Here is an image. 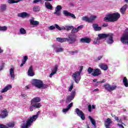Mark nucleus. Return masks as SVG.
<instances>
[{
  "label": "nucleus",
  "mask_w": 128,
  "mask_h": 128,
  "mask_svg": "<svg viewBox=\"0 0 128 128\" xmlns=\"http://www.w3.org/2000/svg\"><path fill=\"white\" fill-rule=\"evenodd\" d=\"M42 100L40 98L35 97L31 100L30 106V112H33L34 108H40L42 104L40 102Z\"/></svg>",
  "instance_id": "obj_1"
},
{
  "label": "nucleus",
  "mask_w": 128,
  "mask_h": 128,
  "mask_svg": "<svg viewBox=\"0 0 128 128\" xmlns=\"http://www.w3.org/2000/svg\"><path fill=\"white\" fill-rule=\"evenodd\" d=\"M120 18V14L118 12L108 14L107 16L104 18L105 22H116L118 18Z\"/></svg>",
  "instance_id": "obj_2"
},
{
  "label": "nucleus",
  "mask_w": 128,
  "mask_h": 128,
  "mask_svg": "<svg viewBox=\"0 0 128 128\" xmlns=\"http://www.w3.org/2000/svg\"><path fill=\"white\" fill-rule=\"evenodd\" d=\"M38 115L36 114L30 117L26 121V123H24L21 126L20 128H28L29 126H32V124L36 120V118H38Z\"/></svg>",
  "instance_id": "obj_3"
},
{
  "label": "nucleus",
  "mask_w": 128,
  "mask_h": 128,
  "mask_svg": "<svg viewBox=\"0 0 128 128\" xmlns=\"http://www.w3.org/2000/svg\"><path fill=\"white\" fill-rule=\"evenodd\" d=\"M77 36L74 34H69L68 36L67 42L68 44H76V42Z\"/></svg>",
  "instance_id": "obj_4"
},
{
  "label": "nucleus",
  "mask_w": 128,
  "mask_h": 128,
  "mask_svg": "<svg viewBox=\"0 0 128 128\" xmlns=\"http://www.w3.org/2000/svg\"><path fill=\"white\" fill-rule=\"evenodd\" d=\"M32 86H34L38 88H42V81L38 79H33L32 80Z\"/></svg>",
  "instance_id": "obj_5"
},
{
  "label": "nucleus",
  "mask_w": 128,
  "mask_h": 128,
  "mask_svg": "<svg viewBox=\"0 0 128 128\" xmlns=\"http://www.w3.org/2000/svg\"><path fill=\"white\" fill-rule=\"evenodd\" d=\"M103 88H104L106 90L110 92H112V90H116L117 86L116 85L112 86L110 84H106L103 85Z\"/></svg>",
  "instance_id": "obj_6"
},
{
  "label": "nucleus",
  "mask_w": 128,
  "mask_h": 128,
  "mask_svg": "<svg viewBox=\"0 0 128 128\" xmlns=\"http://www.w3.org/2000/svg\"><path fill=\"white\" fill-rule=\"evenodd\" d=\"M120 42L128 46V32L124 33L120 38Z\"/></svg>",
  "instance_id": "obj_7"
},
{
  "label": "nucleus",
  "mask_w": 128,
  "mask_h": 128,
  "mask_svg": "<svg viewBox=\"0 0 128 128\" xmlns=\"http://www.w3.org/2000/svg\"><path fill=\"white\" fill-rule=\"evenodd\" d=\"M75 112H76V114L78 116H80L82 120H86V116H84V113L82 112L78 108H76L75 110Z\"/></svg>",
  "instance_id": "obj_8"
},
{
  "label": "nucleus",
  "mask_w": 128,
  "mask_h": 128,
  "mask_svg": "<svg viewBox=\"0 0 128 128\" xmlns=\"http://www.w3.org/2000/svg\"><path fill=\"white\" fill-rule=\"evenodd\" d=\"M72 76L76 84L80 80V74L76 72L72 74Z\"/></svg>",
  "instance_id": "obj_9"
},
{
  "label": "nucleus",
  "mask_w": 128,
  "mask_h": 128,
  "mask_svg": "<svg viewBox=\"0 0 128 128\" xmlns=\"http://www.w3.org/2000/svg\"><path fill=\"white\" fill-rule=\"evenodd\" d=\"M8 116V112L6 108L4 110H1L0 111V118H5Z\"/></svg>",
  "instance_id": "obj_10"
},
{
  "label": "nucleus",
  "mask_w": 128,
  "mask_h": 128,
  "mask_svg": "<svg viewBox=\"0 0 128 128\" xmlns=\"http://www.w3.org/2000/svg\"><path fill=\"white\" fill-rule=\"evenodd\" d=\"M63 14L65 16H70V18H72L74 20L76 18L74 14H72L71 12H69L68 10H64L63 11Z\"/></svg>",
  "instance_id": "obj_11"
},
{
  "label": "nucleus",
  "mask_w": 128,
  "mask_h": 128,
  "mask_svg": "<svg viewBox=\"0 0 128 128\" xmlns=\"http://www.w3.org/2000/svg\"><path fill=\"white\" fill-rule=\"evenodd\" d=\"M7 126H6L4 124H0V128H14V122H9L7 124Z\"/></svg>",
  "instance_id": "obj_12"
},
{
  "label": "nucleus",
  "mask_w": 128,
  "mask_h": 128,
  "mask_svg": "<svg viewBox=\"0 0 128 128\" xmlns=\"http://www.w3.org/2000/svg\"><path fill=\"white\" fill-rule=\"evenodd\" d=\"M62 8L60 6H57L55 8V12H54V14H56L58 16H60V10H62Z\"/></svg>",
  "instance_id": "obj_13"
},
{
  "label": "nucleus",
  "mask_w": 128,
  "mask_h": 128,
  "mask_svg": "<svg viewBox=\"0 0 128 128\" xmlns=\"http://www.w3.org/2000/svg\"><path fill=\"white\" fill-rule=\"evenodd\" d=\"M100 74H102V70L98 68L94 69V72L92 73V75L93 76H98Z\"/></svg>",
  "instance_id": "obj_14"
},
{
  "label": "nucleus",
  "mask_w": 128,
  "mask_h": 128,
  "mask_svg": "<svg viewBox=\"0 0 128 128\" xmlns=\"http://www.w3.org/2000/svg\"><path fill=\"white\" fill-rule=\"evenodd\" d=\"M108 40H107V44H112L114 43V36L112 34H108Z\"/></svg>",
  "instance_id": "obj_15"
},
{
  "label": "nucleus",
  "mask_w": 128,
  "mask_h": 128,
  "mask_svg": "<svg viewBox=\"0 0 128 128\" xmlns=\"http://www.w3.org/2000/svg\"><path fill=\"white\" fill-rule=\"evenodd\" d=\"M18 18H28L30 16V14H28L26 12H22V13L18 14Z\"/></svg>",
  "instance_id": "obj_16"
},
{
  "label": "nucleus",
  "mask_w": 128,
  "mask_h": 128,
  "mask_svg": "<svg viewBox=\"0 0 128 128\" xmlns=\"http://www.w3.org/2000/svg\"><path fill=\"white\" fill-rule=\"evenodd\" d=\"M112 124V121L110 118H108L104 122V126L106 128H110V124Z\"/></svg>",
  "instance_id": "obj_17"
},
{
  "label": "nucleus",
  "mask_w": 128,
  "mask_h": 128,
  "mask_svg": "<svg viewBox=\"0 0 128 128\" xmlns=\"http://www.w3.org/2000/svg\"><path fill=\"white\" fill-rule=\"evenodd\" d=\"M28 74L29 76H34V68L32 66H30L28 70Z\"/></svg>",
  "instance_id": "obj_18"
},
{
  "label": "nucleus",
  "mask_w": 128,
  "mask_h": 128,
  "mask_svg": "<svg viewBox=\"0 0 128 128\" xmlns=\"http://www.w3.org/2000/svg\"><path fill=\"white\" fill-rule=\"evenodd\" d=\"M92 40L88 38H84L80 40V42L82 44H90Z\"/></svg>",
  "instance_id": "obj_19"
},
{
  "label": "nucleus",
  "mask_w": 128,
  "mask_h": 128,
  "mask_svg": "<svg viewBox=\"0 0 128 128\" xmlns=\"http://www.w3.org/2000/svg\"><path fill=\"white\" fill-rule=\"evenodd\" d=\"M12 88V85L8 84L4 88L2 89L1 90L2 94H4V92H6L8 90H10Z\"/></svg>",
  "instance_id": "obj_20"
},
{
  "label": "nucleus",
  "mask_w": 128,
  "mask_h": 128,
  "mask_svg": "<svg viewBox=\"0 0 128 128\" xmlns=\"http://www.w3.org/2000/svg\"><path fill=\"white\" fill-rule=\"evenodd\" d=\"M92 28L96 32H100V30H102V27L98 26V24H93Z\"/></svg>",
  "instance_id": "obj_21"
},
{
  "label": "nucleus",
  "mask_w": 128,
  "mask_h": 128,
  "mask_svg": "<svg viewBox=\"0 0 128 128\" xmlns=\"http://www.w3.org/2000/svg\"><path fill=\"white\" fill-rule=\"evenodd\" d=\"M99 66L102 70H108V66L104 64H100Z\"/></svg>",
  "instance_id": "obj_22"
},
{
  "label": "nucleus",
  "mask_w": 128,
  "mask_h": 128,
  "mask_svg": "<svg viewBox=\"0 0 128 128\" xmlns=\"http://www.w3.org/2000/svg\"><path fill=\"white\" fill-rule=\"evenodd\" d=\"M58 65H55L53 70H52V72L49 76L50 78H52L54 74H56V72H58Z\"/></svg>",
  "instance_id": "obj_23"
},
{
  "label": "nucleus",
  "mask_w": 128,
  "mask_h": 128,
  "mask_svg": "<svg viewBox=\"0 0 128 128\" xmlns=\"http://www.w3.org/2000/svg\"><path fill=\"white\" fill-rule=\"evenodd\" d=\"M126 8H128V4H124L122 8L120 9V12L122 14H124V12L126 11Z\"/></svg>",
  "instance_id": "obj_24"
},
{
  "label": "nucleus",
  "mask_w": 128,
  "mask_h": 128,
  "mask_svg": "<svg viewBox=\"0 0 128 128\" xmlns=\"http://www.w3.org/2000/svg\"><path fill=\"white\" fill-rule=\"evenodd\" d=\"M10 74L12 78V80H14V68H10Z\"/></svg>",
  "instance_id": "obj_25"
},
{
  "label": "nucleus",
  "mask_w": 128,
  "mask_h": 128,
  "mask_svg": "<svg viewBox=\"0 0 128 128\" xmlns=\"http://www.w3.org/2000/svg\"><path fill=\"white\" fill-rule=\"evenodd\" d=\"M56 40L58 42H66L68 40V38H56Z\"/></svg>",
  "instance_id": "obj_26"
},
{
  "label": "nucleus",
  "mask_w": 128,
  "mask_h": 128,
  "mask_svg": "<svg viewBox=\"0 0 128 128\" xmlns=\"http://www.w3.org/2000/svg\"><path fill=\"white\" fill-rule=\"evenodd\" d=\"M28 56H24L23 60L22 61V62L20 66V68H22V66H24V64H26V60H28Z\"/></svg>",
  "instance_id": "obj_27"
},
{
  "label": "nucleus",
  "mask_w": 128,
  "mask_h": 128,
  "mask_svg": "<svg viewBox=\"0 0 128 128\" xmlns=\"http://www.w3.org/2000/svg\"><path fill=\"white\" fill-rule=\"evenodd\" d=\"M28 56H24L23 60L22 61V62L20 66V68H22V66H24V64H26V60H28Z\"/></svg>",
  "instance_id": "obj_28"
},
{
  "label": "nucleus",
  "mask_w": 128,
  "mask_h": 128,
  "mask_svg": "<svg viewBox=\"0 0 128 128\" xmlns=\"http://www.w3.org/2000/svg\"><path fill=\"white\" fill-rule=\"evenodd\" d=\"M30 24H32V26H38L40 24V22L38 21L34 20L32 19H30Z\"/></svg>",
  "instance_id": "obj_29"
},
{
  "label": "nucleus",
  "mask_w": 128,
  "mask_h": 128,
  "mask_svg": "<svg viewBox=\"0 0 128 128\" xmlns=\"http://www.w3.org/2000/svg\"><path fill=\"white\" fill-rule=\"evenodd\" d=\"M108 34H100L98 35V38L102 40V38H108Z\"/></svg>",
  "instance_id": "obj_30"
},
{
  "label": "nucleus",
  "mask_w": 128,
  "mask_h": 128,
  "mask_svg": "<svg viewBox=\"0 0 128 128\" xmlns=\"http://www.w3.org/2000/svg\"><path fill=\"white\" fill-rule=\"evenodd\" d=\"M45 6L47 8L48 10H52V6L51 5L50 3L48 2H45Z\"/></svg>",
  "instance_id": "obj_31"
},
{
  "label": "nucleus",
  "mask_w": 128,
  "mask_h": 128,
  "mask_svg": "<svg viewBox=\"0 0 128 128\" xmlns=\"http://www.w3.org/2000/svg\"><path fill=\"white\" fill-rule=\"evenodd\" d=\"M88 118L90 120L91 122V124H93V126H94L95 128H96V120L94 119H92V118L90 116H88Z\"/></svg>",
  "instance_id": "obj_32"
},
{
  "label": "nucleus",
  "mask_w": 128,
  "mask_h": 128,
  "mask_svg": "<svg viewBox=\"0 0 128 128\" xmlns=\"http://www.w3.org/2000/svg\"><path fill=\"white\" fill-rule=\"evenodd\" d=\"M74 100V98L71 97L70 96H67L66 100V104H70Z\"/></svg>",
  "instance_id": "obj_33"
},
{
  "label": "nucleus",
  "mask_w": 128,
  "mask_h": 128,
  "mask_svg": "<svg viewBox=\"0 0 128 128\" xmlns=\"http://www.w3.org/2000/svg\"><path fill=\"white\" fill-rule=\"evenodd\" d=\"M123 84L126 88L128 86V80L126 77H124L123 78Z\"/></svg>",
  "instance_id": "obj_34"
},
{
  "label": "nucleus",
  "mask_w": 128,
  "mask_h": 128,
  "mask_svg": "<svg viewBox=\"0 0 128 128\" xmlns=\"http://www.w3.org/2000/svg\"><path fill=\"white\" fill-rule=\"evenodd\" d=\"M0 10V12H4L6 10V4H3L1 5Z\"/></svg>",
  "instance_id": "obj_35"
},
{
  "label": "nucleus",
  "mask_w": 128,
  "mask_h": 128,
  "mask_svg": "<svg viewBox=\"0 0 128 128\" xmlns=\"http://www.w3.org/2000/svg\"><path fill=\"white\" fill-rule=\"evenodd\" d=\"M7 2L9 4H18V1H16V0H8Z\"/></svg>",
  "instance_id": "obj_36"
},
{
  "label": "nucleus",
  "mask_w": 128,
  "mask_h": 128,
  "mask_svg": "<svg viewBox=\"0 0 128 128\" xmlns=\"http://www.w3.org/2000/svg\"><path fill=\"white\" fill-rule=\"evenodd\" d=\"M76 90H74L70 94V95L69 96H70L72 98H74V96H76Z\"/></svg>",
  "instance_id": "obj_37"
},
{
  "label": "nucleus",
  "mask_w": 128,
  "mask_h": 128,
  "mask_svg": "<svg viewBox=\"0 0 128 128\" xmlns=\"http://www.w3.org/2000/svg\"><path fill=\"white\" fill-rule=\"evenodd\" d=\"M82 20H84V22H90V18L88 16H84L82 18Z\"/></svg>",
  "instance_id": "obj_38"
},
{
  "label": "nucleus",
  "mask_w": 128,
  "mask_h": 128,
  "mask_svg": "<svg viewBox=\"0 0 128 128\" xmlns=\"http://www.w3.org/2000/svg\"><path fill=\"white\" fill-rule=\"evenodd\" d=\"M33 10H34L35 12H40V8L39 6H34V7L33 8Z\"/></svg>",
  "instance_id": "obj_39"
},
{
  "label": "nucleus",
  "mask_w": 128,
  "mask_h": 128,
  "mask_svg": "<svg viewBox=\"0 0 128 128\" xmlns=\"http://www.w3.org/2000/svg\"><path fill=\"white\" fill-rule=\"evenodd\" d=\"M8 30V26H0V32H6V30Z\"/></svg>",
  "instance_id": "obj_40"
},
{
  "label": "nucleus",
  "mask_w": 128,
  "mask_h": 128,
  "mask_svg": "<svg viewBox=\"0 0 128 128\" xmlns=\"http://www.w3.org/2000/svg\"><path fill=\"white\" fill-rule=\"evenodd\" d=\"M20 32L21 34H26V30L24 28H20Z\"/></svg>",
  "instance_id": "obj_41"
},
{
  "label": "nucleus",
  "mask_w": 128,
  "mask_h": 128,
  "mask_svg": "<svg viewBox=\"0 0 128 128\" xmlns=\"http://www.w3.org/2000/svg\"><path fill=\"white\" fill-rule=\"evenodd\" d=\"M100 39L98 38H97L94 39V44H100Z\"/></svg>",
  "instance_id": "obj_42"
},
{
  "label": "nucleus",
  "mask_w": 128,
  "mask_h": 128,
  "mask_svg": "<svg viewBox=\"0 0 128 128\" xmlns=\"http://www.w3.org/2000/svg\"><path fill=\"white\" fill-rule=\"evenodd\" d=\"M94 69L90 67H89L88 70V74H92V72H94Z\"/></svg>",
  "instance_id": "obj_43"
},
{
  "label": "nucleus",
  "mask_w": 128,
  "mask_h": 128,
  "mask_svg": "<svg viewBox=\"0 0 128 128\" xmlns=\"http://www.w3.org/2000/svg\"><path fill=\"white\" fill-rule=\"evenodd\" d=\"M114 116L116 120H117L118 122H122V124H124L122 122V118H118V117L116 116L115 115Z\"/></svg>",
  "instance_id": "obj_44"
},
{
  "label": "nucleus",
  "mask_w": 128,
  "mask_h": 128,
  "mask_svg": "<svg viewBox=\"0 0 128 128\" xmlns=\"http://www.w3.org/2000/svg\"><path fill=\"white\" fill-rule=\"evenodd\" d=\"M96 18V16H91L90 18V22H94V20Z\"/></svg>",
  "instance_id": "obj_45"
},
{
  "label": "nucleus",
  "mask_w": 128,
  "mask_h": 128,
  "mask_svg": "<svg viewBox=\"0 0 128 128\" xmlns=\"http://www.w3.org/2000/svg\"><path fill=\"white\" fill-rule=\"evenodd\" d=\"M56 52H64V48H57L56 50Z\"/></svg>",
  "instance_id": "obj_46"
},
{
  "label": "nucleus",
  "mask_w": 128,
  "mask_h": 128,
  "mask_svg": "<svg viewBox=\"0 0 128 128\" xmlns=\"http://www.w3.org/2000/svg\"><path fill=\"white\" fill-rule=\"evenodd\" d=\"M103 56H98L96 59L94 60V62H98V60H100L102 58H103Z\"/></svg>",
  "instance_id": "obj_47"
},
{
  "label": "nucleus",
  "mask_w": 128,
  "mask_h": 128,
  "mask_svg": "<svg viewBox=\"0 0 128 128\" xmlns=\"http://www.w3.org/2000/svg\"><path fill=\"white\" fill-rule=\"evenodd\" d=\"M78 30L76 28H73L72 30V34H76Z\"/></svg>",
  "instance_id": "obj_48"
},
{
  "label": "nucleus",
  "mask_w": 128,
  "mask_h": 128,
  "mask_svg": "<svg viewBox=\"0 0 128 128\" xmlns=\"http://www.w3.org/2000/svg\"><path fill=\"white\" fill-rule=\"evenodd\" d=\"M73 28H74V26H67L66 27V30H72Z\"/></svg>",
  "instance_id": "obj_49"
},
{
  "label": "nucleus",
  "mask_w": 128,
  "mask_h": 128,
  "mask_svg": "<svg viewBox=\"0 0 128 128\" xmlns=\"http://www.w3.org/2000/svg\"><path fill=\"white\" fill-rule=\"evenodd\" d=\"M48 88V86L46 84H44V82H42V88Z\"/></svg>",
  "instance_id": "obj_50"
},
{
  "label": "nucleus",
  "mask_w": 128,
  "mask_h": 128,
  "mask_svg": "<svg viewBox=\"0 0 128 128\" xmlns=\"http://www.w3.org/2000/svg\"><path fill=\"white\" fill-rule=\"evenodd\" d=\"M72 88H74V84H71L70 87L69 88V90L68 91L69 92H72Z\"/></svg>",
  "instance_id": "obj_51"
},
{
  "label": "nucleus",
  "mask_w": 128,
  "mask_h": 128,
  "mask_svg": "<svg viewBox=\"0 0 128 128\" xmlns=\"http://www.w3.org/2000/svg\"><path fill=\"white\" fill-rule=\"evenodd\" d=\"M48 30H56V26H52L48 28Z\"/></svg>",
  "instance_id": "obj_52"
},
{
  "label": "nucleus",
  "mask_w": 128,
  "mask_h": 128,
  "mask_svg": "<svg viewBox=\"0 0 128 128\" xmlns=\"http://www.w3.org/2000/svg\"><path fill=\"white\" fill-rule=\"evenodd\" d=\"M72 106H74V103L73 102H71L70 104H69L67 106V108L68 109V110H70V108H72Z\"/></svg>",
  "instance_id": "obj_53"
},
{
  "label": "nucleus",
  "mask_w": 128,
  "mask_h": 128,
  "mask_svg": "<svg viewBox=\"0 0 128 128\" xmlns=\"http://www.w3.org/2000/svg\"><path fill=\"white\" fill-rule=\"evenodd\" d=\"M83 68H84V66H82L80 68V71H76V72H78V74H82V72Z\"/></svg>",
  "instance_id": "obj_54"
},
{
  "label": "nucleus",
  "mask_w": 128,
  "mask_h": 128,
  "mask_svg": "<svg viewBox=\"0 0 128 128\" xmlns=\"http://www.w3.org/2000/svg\"><path fill=\"white\" fill-rule=\"evenodd\" d=\"M54 26H55V28H56L57 30H62V28H60V27L59 26L58 24H55Z\"/></svg>",
  "instance_id": "obj_55"
},
{
  "label": "nucleus",
  "mask_w": 128,
  "mask_h": 128,
  "mask_svg": "<svg viewBox=\"0 0 128 128\" xmlns=\"http://www.w3.org/2000/svg\"><path fill=\"white\" fill-rule=\"evenodd\" d=\"M88 112H92V105L89 104L88 106Z\"/></svg>",
  "instance_id": "obj_56"
},
{
  "label": "nucleus",
  "mask_w": 128,
  "mask_h": 128,
  "mask_svg": "<svg viewBox=\"0 0 128 128\" xmlns=\"http://www.w3.org/2000/svg\"><path fill=\"white\" fill-rule=\"evenodd\" d=\"M106 82V80H103L102 81L97 82V84H102L104 82Z\"/></svg>",
  "instance_id": "obj_57"
},
{
  "label": "nucleus",
  "mask_w": 128,
  "mask_h": 128,
  "mask_svg": "<svg viewBox=\"0 0 128 128\" xmlns=\"http://www.w3.org/2000/svg\"><path fill=\"white\" fill-rule=\"evenodd\" d=\"M82 28H84V25H81L80 26H78V28H77V30H82Z\"/></svg>",
  "instance_id": "obj_58"
},
{
  "label": "nucleus",
  "mask_w": 128,
  "mask_h": 128,
  "mask_svg": "<svg viewBox=\"0 0 128 128\" xmlns=\"http://www.w3.org/2000/svg\"><path fill=\"white\" fill-rule=\"evenodd\" d=\"M102 26L103 28H106V26H108V24H102Z\"/></svg>",
  "instance_id": "obj_59"
},
{
  "label": "nucleus",
  "mask_w": 128,
  "mask_h": 128,
  "mask_svg": "<svg viewBox=\"0 0 128 128\" xmlns=\"http://www.w3.org/2000/svg\"><path fill=\"white\" fill-rule=\"evenodd\" d=\"M69 110L66 108H64L62 110V112H68Z\"/></svg>",
  "instance_id": "obj_60"
},
{
  "label": "nucleus",
  "mask_w": 128,
  "mask_h": 128,
  "mask_svg": "<svg viewBox=\"0 0 128 128\" xmlns=\"http://www.w3.org/2000/svg\"><path fill=\"white\" fill-rule=\"evenodd\" d=\"M4 64H2V66H0V72L4 70Z\"/></svg>",
  "instance_id": "obj_61"
},
{
  "label": "nucleus",
  "mask_w": 128,
  "mask_h": 128,
  "mask_svg": "<svg viewBox=\"0 0 128 128\" xmlns=\"http://www.w3.org/2000/svg\"><path fill=\"white\" fill-rule=\"evenodd\" d=\"M118 126H119L120 128H124V126H122V124H118Z\"/></svg>",
  "instance_id": "obj_62"
},
{
  "label": "nucleus",
  "mask_w": 128,
  "mask_h": 128,
  "mask_svg": "<svg viewBox=\"0 0 128 128\" xmlns=\"http://www.w3.org/2000/svg\"><path fill=\"white\" fill-rule=\"evenodd\" d=\"M78 50H76L74 52H72L71 54H78Z\"/></svg>",
  "instance_id": "obj_63"
},
{
  "label": "nucleus",
  "mask_w": 128,
  "mask_h": 128,
  "mask_svg": "<svg viewBox=\"0 0 128 128\" xmlns=\"http://www.w3.org/2000/svg\"><path fill=\"white\" fill-rule=\"evenodd\" d=\"M40 0H34L33 1L34 4H36V2H40Z\"/></svg>",
  "instance_id": "obj_64"
}]
</instances>
